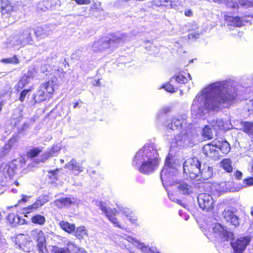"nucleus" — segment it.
<instances>
[{
  "label": "nucleus",
  "mask_w": 253,
  "mask_h": 253,
  "mask_svg": "<svg viewBox=\"0 0 253 253\" xmlns=\"http://www.w3.org/2000/svg\"><path fill=\"white\" fill-rule=\"evenodd\" d=\"M156 152L150 147H144L135 154L132 165L138 167V170L144 174L154 172L159 165V159L155 155Z\"/></svg>",
  "instance_id": "nucleus-1"
},
{
  "label": "nucleus",
  "mask_w": 253,
  "mask_h": 253,
  "mask_svg": "<svg viewBox=\"0 0 253 253\" xmlns=\"http://www.w3.org/2000/svg\"><path fill=\"white\" fill-rule=\"evenodd\" d=\"M213 89L214 94L210 101L211 110L215 111L221 108H228L235 100L236 96L228 91L223 83H214Z\"/></svg>",
  "instance_id": "nucleus-2"
},
{
  "label": "nucleus",
  "mask_w": 253,
  "mask_h": 253,
  "mask_svg": "<svg viewBox=\"0 0 253 253\" xmlns=\"http://www.w3.org/2000/svg\"><path fill=\"white\" fill-rule=\"evenodd\" d=\"M201 167V163L197 157L190 158L184 163V172L190 178L195 179L198 176Z\"/></svg>",
  "instance_id": "nucleus-3"
},
{
  "label": "nucleus",
  "mask_w": 253,
  "mask_h": 253,
  "mask_svg": "<svg viewBox=\"0 0 253 253\" xmlns=\"http://www.w3.org/2000/svg\"><path fill=\"white\" fill-rule=\"evenodd\" d=\"M31 236L36 242L39 253H49L46 242V235L41 229H34L31 231Z\"/></svg>",
  "instance_id": "nucleus-4"
},
{
  "label": "nucleus",
  "mask_w": 253,
  "mask_h": 253,
  "mask_svg": "<svg viewBox=\"0 0 253 253\" xmlns=\"http://www.w3.org/2000/svg\"><path fill=\"white\" fill-rule=\"evenodd\" d=\"M98 207L103 213L105 214V216L108 218L109 221L112 222L115 226L117 227L120 229L123 228L121 224L115 217L118 213V211L115 208L112 209L108 208L102 202L99 203Z\"/></svg>",
  "instance_id": "nucleus-5"
},
{
  "label": "nucleus",
  "mask_w": 253,
  "mask_h": 253,
  "mask_svg": "<svg viewBox=\"0 0 253 253\" xmlns=\"http://www.w3.org/2000/svg\"><path fill=\"white\" fill-rule=\"evenodd\" d=\"M15 4L10 0H0V12L3 17L8 18L16 11Z\"/></svg>",
  "instance_id": "nucleus-6"
},
{
  "label": "nucleus",
  "mask_w": 253,
  "mask_h": 253,
  "mask_svg": "<svg viewBox=\"0 0 253 253\" xmlns=\"http://www.w3.org/2000/svg\"><path fill=\"white\" fill-rule=\"evenodd\" d=\"M251 240V238L249 236L240 237L234 242H231V245L235 253H243L247 246L249 245Z\"/></svg>",
  "instance_id": "nucleus-7"
},
{
  "label": "nucleus",
  "mask_w": 253,
  "mask_h": 253,
  "mask_svg": "<svg viewBox=\"0 0 253 253\" xmlns=\"http://www.w3.org/2000/svg\"><path fill=\"white\" fill-rule=\"evenodd\" d=\"M199 206L203 210L209 211L214 207V202L212 196L208 193H201L198 196Z\"/></svg>",
  "instance_id": "nucleus-8"
},
{
  "label": "nucleus",
  "mask_w": 253,
  "mask_h": 253,
  "mask_svg": "<svg viewBox=\"0 0 253 253\" xmlns=\"http://www.w3.org/2000/svg\"><path fill=\"white\" fill-rule=\"evenodd\" d=\"M222 217L234 228H237L240 225L239 217L235 214V211L230 209H225L221 213Z\"/></svg>",
  "instance_id": "nucleus-9"
},
{
  "label": "nucleus",
  "mask_w": 253,
  "mask_h": 253,
  "mask_svg": "<svg viewBox=\"0 0 253 253\" xmlns=\"http://www.w3.org/2000/svg\"><path fill=\"white\" fill-rule=\"evenodd\" d=\"M47 201H44L43 198L40 196L36 200L33 204L29 205L26 207L23 208L22 210V213L24 214L25 216L27 217L28 214L38 210Z\"/></svg>",
  "instance_id": "nucleus-10"
},
{
  "label": "nucleus",
  "mask_w": 253,
  "mask_h": 253,
  "mask_svg": "<svg viewBox=\"0 0 253 253\" xmlns=\"http://www.w3.org/2000/svg\"><path fill=\"white\" fill-rule=\"evenodd\" d=\"M203 152L207 157L213 160H217L220 158L217 146L212 143L205 144L203 147Z\"/></svg>",
  "instance_id": "nucleus-11"
},
{
  "label": "nucleus",
  "mask_w": 253,
  "mask_h": 253,
  "mask_svg": "<svg viewBox=\"0 0 253 253\" xmlns=\"http://www.w3.org/2000/svg\"><path fill=\"white\" fill-rule=\"evenodd\" d=\"M174 176V169L171 167L165 168L161 171V178L163 184H170Z\"/></svg>",
  "instance_id": "nucleus-12"
},
{
  "label": "nucleus",
  "mask_w": 253,
  "mask_h": 253,
  "mask_svg": "<svg viewBox=\"0 0 253 253\" xmlns=\"http://www.w3.org/2000/svg\"><path fill=\"white\" fill-rule=\"evenodd\" d=\"M75 203L74 198L61 197L54 201V205L58 209H63L70 207Z\"/></svg>",
  "instance_id": "nucleus-13"
},
{
  "label": "nucleus",
  "mask_w": 253,
  "mask_h": 253,
  "mask_svg": "<svg viewBox=\"0 0 253 253\" xmlns=\"http://www.w3.org/2000/svg\"><path fill=\"white\" fill-rule=\"evenodd\" d=\"M58 5V0H43L39 3L38 8L42 11L52 10Z\"/></svg>",
  "instance_id": "nucleus-14"
},
{
  "label": "nucleus",
  "mask_w": 253,
  "mask_h": 253,
  "mask_svg": "<svg viewBox=\"0 0 253 253\" xmlns=\"http://www.w3.org/2000/svg\"><path fill=\"white\" fill-rule=\"evenodd\" d=\"M173 78L175 79L177 83L181 84H185L189 81L192 80V77L190 74L184 71H180L177 74H175L170 79L169 81Z\"/></svg>",
  "instance_id": "nucleus-15"
},
{
  "label": "nucleus",
  "mask_w": 253,
  "mask_h": 253,
  "mask_svg": "<svg viewBox=\"0 0 253 253\" xmlns=\"http://www.w3.org/2000/svg\"><path fill=\"white\" fill-rule=\"evenodd\" d=\"M213 174L212 168L209 166L206 163H204L202 167H200V171L198 174V177H200L201 179L207 180L211 178Z\"/></svg>",
  "instance_id": "nucleus-16"
},
{
  "label": "nucleus",
  "mask_w": 253,
  "mask_h": 253,
  "mask_svg": "<svg viewBox=\"0 0 253 253\" xmlns=\"http://www.w3.org/2000/svg\"><path fill=\"white\" fill-rule=\"evenodd\" d=\"M54 85V81L50 80L42 83L40 88L51 98L55 91Z\"/></svg>",
  "instance_id": "nucleus-17"
},
{
  "label": "nucleus",
  "mask_w": 253,
  "mask_h": 253,
  "mask_svg": "<svg viewBox=\"0 0 253 253\" xmlns=\"http://www.w3.org/2000/svg\"><path fill=\"white\" fill-rule=\"evenodd\" d=\"M30 78H34L33 72L32 71H28V74L24 75L19 80L16 85V89L17 91H19L25 87L29 84Z\"/></svg>",
  "instance_id": "nucleus-18"
},
{
  "label": "nucleus",
  "mask_w": 253,
  "mask_h": 253,
  "mask_svg": "<svg viewBox=\"0 0 253 253\" xmlns=\"http://www.w3.org/2000/svg\"><path fill=\"white\" fill-rule=\"evenodd\" d=\"M224 20L231 26L241 27L244 25L243 20L239 16H232L226 15L224 16Z\"/></svg>",
  "instance_id": "nucleus-19"
},
{
  "label": "nucleus",
  "mask_w": 253,
  "mask_h": 253,
  "mask_svg": "<svg viewBox=\"0 0 253 253\" xmlns=\"http://www.w3.org/2000/svg\"><path fill=\"white\" fill-rule=\"evenodd\" d=\"M223 226L219 223H215L212 228V231H209L206 233L207 237L210 239L219 238L221 231H223Z\"/></svg>",
  "instance_id": "nucleus-20"
},
{
  "label": "nucleus",
  "mask_w": 253,
  "mask_h": 253,
  "mask_svg": "<svg viewBox=\"0 0 253 253\" xmlns=\"http://www.w3.org/2000/svg\"><path fill=\"white\" fill-rule=\"evenodd\" d=\"M51 97L39 87L37 93L33 95V99L34 103H40L47 99H49Z\"/></svg>",
  "instance_id": "nucleus-21"
},
{
  "label": "nucleus",
  "mask_w": 253,
  "mask_h": 253,
  "mask_svg": "<svg viewBox=\"0 0 253 253\" xmlns=\"http://www.w3.org/2000/svg\"><path fill=\"white\" fill-rule=\"evenodd\" d=\"M183 121L181 117H173L171 119V122L169 124L168 126L172 130L180 129Z\"/></svg>",
  "instance_id": "nucleus-22"
},
{
  "label": "nucleus",
  "mask_w": 253,
  "mask_h": 253,
  "mask_svg": "<svg viewBox=\"0 0 253 253\" xmlns=\"http://www.w3.org/2000/svg\"><path fill=\"white\" fill-rule=\"evenodd\" d=\"M218 148V153L220 155V158L223 156L227 154L230 151V146L229 143L226 141L220 142Z\"/></svg>",
  "instance_id": "nucleus-23"
},
{
  "label": "nucleus",
  "mask_w": 253,
  "mask_h": 253,
  "mask_svg": "<svg viewBox=\"0 0 253 253\" xmlns=\"http://www.w3.org/2000/svg\"><path fill=\"white\" fill-rule=\"evenodd\" d=\"M60 151V148L57 146H53L47 151H45L42 154L43 158L42 160V162H44L51 157L56 156Z\"/></svg>",
  "instance_id": "nucleus-24"
},
{
  "label": "nucleus",
  "mask_w": 253,
  "mask_h": 253,
  "mask_svg": "<svg viewBox=\"0 0 253 253\" xmlns=\"http://www.w3.org/2000/svg\"><path fill=\"white\" fill-rule=\"evenodd\" d=\"M151 3L152 6L156 7H164L168 8L173 7L171 0H152Z\"/></svg>",
  "instance_id": "nucleus-25"
},
{
  "label": "nucleus",
  "mask_w": 253,
  "mask_h": 253,
  "mask_svg": "<svg viewBox=\"0 0 253 253\" xmlns=\"http://www.w3.org/2000/svg\"><path fill=\"white\" fill-rule=\"evenodd\" d=\"M65 168L71 170L72 172H80L83 170V168L77 162L75 159H72L69 163L66 164Z\"/></svg>",
  "instance_id": "nucleus-26"
},
{
  "label": "nucleus",
  "mask_w": 253,
  "mask_h": 253,
  "mask_svg": "<svg viewBox=\"0 0 253 253\" xmlns=\"http://www.w3.org/2000/svg\"><path fill=\"white\" fill-rule=\"evenodd\" d=\"M60 227L65 232L71 234L74 232L76 229L75 225L73 223H70L68 221H61L59 222Z\"/></svg>",
  "instance_id": "nucleus-27"
},
{
  "label": "nucleus",
  "mask_w": 253,
  "mask_h": 253,
  "mask_svg": "<svg viewBox=\"0 0 253 253\" xmlns=\"http://www.w3.org/2000/svg\"><path fill=\"white\" fill-rule=\"evenodd\" d=\"M7 220L10 224L13 226L23 224L24 221V219H21L19 216L14 213H9L7 216Z\"/></svg>",
  "instance_id": "nucleus-28"
},
{
  "label": "nucleus",
  "mask_w": 253,
  "mask_h": 253,
  "mask_svg": "<svg viewBox=\"0 0 253 253\" xmlns=\"http://www.w3.org/2000/svg\"><path fill=\"white\" fill-rule=\"evenodd\" d=\"M220 166L227 172L230 173L233 171L232 161L229 158L223 159L220 163Z\"/></svg>",
  "instance_id": "nucleus-29"
},
{
  "label": "nucleus",
  "mask_w": 253,
  "mask_h": 253,
  "mask_svg": "<svg viewBox=\"0 0 253 253\" xmlns=\"http://www.w3.org/2000/svg\"><path fill=\"white\" fill-rule=\"evenodd\" d=\"M43 148L42 147H33L26 152V156L28 158L32 159L39 156Z\"/></svg>",
  "instance_id": "nucleus-30"
},
{
  "label": "nucleus",
  "mask_w": 253,
  "mask_h": 253,
  "mask_svg": "<svg viewBox=\"0 0 253 253\" xmlns=\"http://www.w3.org/2000/svg\"><path fill=\"white\" fill-rule=\"evenodd\" d=\"M74 236L79 240H82L85 235H87V230L84 226H80L76 227L74 231Z\"/></svg>",
  "instance_id": "nucleus-31"
},
{
  "label": "nucleus",
  "mask_w": 253,
  "mask_h": 253,
  "mask_svg": "<svg viewBox=\"0 0 253 253\" xmlns=\"http://www.w3.org/2000/svg\"><path fill=\"white\" fill-rule=\"evenodd\" d=\"M31 221L33 224L42 226L45 224L46 219L44 216L40 214H36L32 216Z\"/></svg>",
  "instance_id": "nucleus-32"
},
{
  "label": "nucleus",
  "mask_w": 253,
  "mask_h": 253,
  "mask_svg": "<svg viewBox=\"0 0 253 253\" xmlns=\"http://www.w3.org/2000/svg\"><path fill=\"white\" fill-rule=\"evenodd\" d=\"M233 233L232 232L228 231L224 227H223V231H221V234L219 237L221 241L225 242L228 241L233 239Z\"/></svg>",
  "instance_id": "nucleus-33"
},
{
  "label": "nucleus",
  "mask_w": 253,
  "mask_h": 253,
  "mask_svg": "<svg viewBox=\"0 0 253 253\" xmlns=\"http://www.w3.org/2000/svg\"><path fill=\"white\" fill-rule=\"evenodd\" d=\"M11 141V139H9L8 143H5L0 148V159L6 156L11 150L12 147V144L10 143Z\"/></svg>",
  "instance_id": "nucleus-34"
},
{
  "label": "nucleus",
  "mask_w": 253,
  "mask_h": 253,
  "mask_svg": "<svg viewBox=\"0 0 253 253\" xmlns=\"http://www.w3.org/2000/svg\"><path fill=\"white\" fill-rule=\"evenodd\" d=\"M213 2L217 3H225L227 7L231 8L238 9L239 5L236 2H234L232 0H212Z\"/></svg>",
  "instance_id": "nucleus-35"
},
{
  "label": "nucleus",
  "mask_w": 253,
  "mask_h": 253,
  "mask_svg": "<svg viewBox=\"0 0 253 253\" xmlns=\"http://www.w3.org/2000/svg\"><path fill=\"white\" fill-rule=\"evenodd\" d=\"M178 189L184 195H190L193 192L192 186L186 183L180 184L178 187Z\"/></svg>",
  "instance_id": "nucleus-36"
},
{
  "label": "nucleus",
  "mask_w": 253,
  "mask_h": 253,
  "mask_svg": "<svg viewBox=\"0 0 253 253\" xmlns=\"http://www.w3.org/2000/svg\"><path fill=\"white\" fill-rule=\"evenodd\" d=\"M101 2L100 1H94L89 7V11L92 13L95 12H100L103 11V9L101 6Z\"/></svg>",
  "instance_id": "nucleus-37"
},
{
  "label": "nucleus",
  "mask_w": 253,
  "mask_h": 253,
  "mask_svg": "<svg viewBox=\"0 0 253 253\" xmlns=\"http://www.w3.org/2000/svg\"><path fill=\"white\" fill-rule=\"evenodd\" d=\"M243 131L248 135H253V123L245 122L243 126Z\"/></svg>",
  "instance_id": "nucleus-38"
},
{
  "label": "nucleus",
  "mask_w": 253,
  "mask_h": 253,
  "mask_svg": "<svg viewBox=\"0 0 253 253\" xmlns=\"http://www.w3.org/2000/svg\"><path fill=\"white\" fill-rule=\"evenodd\" d=\"M202 135L204 138L208 140L212 138V132L211 128L208 125H206L203 129Z\"/></svg>",
  "instance_id": "nucleus-39"
},
{
  "label": "nucleus",
  "mask_w": 253,
  "mask_h": 253,
  "mask_svg": "<svg viewBox=\"0 0 253 253\" xmlns=\"http://www.w3.org/2000/svg\"><path fill=\"white\" fill-rule=\"evenodd\" d=\"M2 63L5 64H17L19 63V60L16 55H14L12 58H2L1 60Z\"/></svg>",
  "instance_id": "nucleus-40"
},
{
  "label": "nucleus",
  "mask_w": 253,
  "mask_h": 253,
  "mask_svg": "<svg viewBox=\"0 0 253 253\" xmlns=\"http://www.w3.org/2000/svg\"><path fill=\"white\" fill-rule=\"evenodd\" d=\"M51 253H70V250L68 248H60L56 246H52Z\"/></svg>",
  "instance_id": "nucleus-41"
},
{
  "label": "nucleus",
  "mask_w": 253,
  "mask_h": 253,
  "mask_svg": "<svg viewBox=\"0 0 253 253\" xmlns=\"http://www.w3.org/2000/svg\"><path fill=\"white\" fill-rule=\"evenodd\" d=\"M32 87L22 90L20 93L18 98L19 100L21 102H23L25 100L26 96L32 91Z\"/></svg>",
  "instance_id": "nucleus-42"
},
{
  "label": "nucleus",
  "mask_w": 253,
  "mask_h": 253,
  "mask_svg": "<svg viewBox=\"0 0 253 253\" xmlns=\"http://www.w3.org/2000/svg\"><path fill=\"white\" fill-rule=\"evenodd\" d=\"M59 171V169L58 168L55 169L54 170H49L48 171L49 174L48 177L49 179L52 181H56L58 179L57 173Z\"/></svg>",
  "instance_id": "nucleus-43"
},
{
  "label": "nucleus",
  "mask_w": 253,
  "mask_h": 253,
  "mask_svg": "<svg viewBox=\"0 0 253 253\" xmlns=\"http://www.w3.org/2000/svg\"><path fill=\"white\" fill-rule=\"evenodd\" d=\"M161 88H164L167 91L169 92L170 93H174L177 89L176 87H174L173 85L171 84L169 82L165 84H163L161 87Z\"/></svg>",
  "instance_id": "nucleus-44"
},
{
  "label": "nucleus",
  "mask_w": 253,
  "mask_h": 253,
  "mask_svg": "<svg viewBox=\"0 0 253 253\" xmlns=\"http://www.w3.org/2000/svg\"><path fill=\"white\" fill-rule=\"evenodd\" d=\"M243 184L246 187L253 185V176H249L245 178L243 181Z\"/></svg>",
  "instance_id": "nucleus-45"
},
{
  "label": "nucleus",
  "mask_w": 253,
  "mask_h": 253,
  "mask_svg": "<svg viewBox=\"0 0 253 253\" xmlns=\"http://www.w3.org/2000/svg\"><path fill=\"white\" fill-rule=\"evenodd\" d=\"M245 108L249 112H253V101L252 100H249L245 106Z\"/></svg>",
  "instance_id": "nucleus-46"
},
{
  "label": "nucleus",
  "mask_w": 253,
  "mask_h": 253,
  "mask_svg": "<svg viewBox=\"0 0 253 253\" xmlns=\"http://www.w3.org/2000/svg\"><path fill=\"white\" fill-rule=\"evenodd\" d=\"M71 245L75 248L74 253H87L84 248L78 247L74 243H72Z\"/></svg>",
  "instance_id": "nucleus-47"
},
{
  "label": "nucleus",
  "mask_w": 253,
  "mask_h": 253,
  "mask_svg": "<svg viewBox=\"0 0 253 253\" xmlns=\"http://www.w3.org/2000/svg\"><path fill=\"white\" fill-rule=\"evenodd\" d=\"M76 3L78 5H87L90 3V0H74Z\"/></svg>",
  "instance_id": "nucleus-48"
},
{
  "label": "nucleus",
  "mask_w": 253,
  "mask_h": 253,
  "mask_svg": "<svg viewBox=\"0 0 253 253\" xmlns=\"http://www.w3.org/2000/svg\"><path fill=\"white\" fill-rule=\"evenodd\" d=\"M221 122L218 121H215V122H212V124L211 125V126L212 128L214 130H219L220 129L219 124Z\"/></svg>",
  "instance_id": "nucleus-49"
},
{
  "label": "nucleus",
  "mask_w": 253,
  "mask_h": 253,
  "mask_svg": "<svg viewBox=\"0 0 253 253\" xmlns=\"http://www.w3.org/2000/svg\"><path fill=\"white\" fill-rule=\"evenodd\" d=\"M235 176L237 179L240 180L242 177V173L240 171L236 170L235 172Z\"/></svg>",
  "instance_id": "nucleus-50"
},
{
  "label": "nucleus",
  "mask_w": 253,
  "mask_h": 253,
  "mask_svg": "<svg viewBox=\"0 0 253 253\" xmlns=\"http://www.w3.org/2000/svg\"><path fill=\"white\" fill-rule=\"evenodd\" d=\"M111 41V40H109L108 41H104L103 40H98L97 41L94 42V44H98V45H101L104 44V43H109V42H110Z\"/></svg>",
  "instance_id": "nucleus-51"
},
{
  "label": "nucleus",
  "mask_w": 253,
  "mask_h": 253,
  "mask_svg": "<svg viewBox=\"0 0 253 253\" xmlns=\"http://www.w3.org/2000/svg\"><path fill=\"white\" fill-rule=\"evenodd\" d=\"M28 197L25 195H22V198L18 201V203L24 202L26 203L28 201Z\"/></svg>",
  "instance_id": "nucleus-52"
},
{
  "label": "nucleus",
  "mask_w": 253,
  "mask_h": 253,
  "mask_svg": "<svg viewBox=\"0 0 253 253\" xmlns=\"http://www.w3.org/2000/svg\"><path fill=\"white\" fill-rule=\"evenodd\" d=\"M200 34L199 33H191L189 35V37L191 38H196L197 39L199 37Z\"/></svg>",
  "instance_id": "nucleus-53"
},
{
  "label": "nucleus",
  "mask_w": 253,
  "mask_h": 253,
  "mask_svg": "<svg viewBox=\"0 0 253 253\" xmlns=\"http://www.w3.org/2000/svg\"><path fill=\"white\" fill-rule=\"evenodd\" d=\"M184 15L187 17H191L193 15V12L190 9H188L185 11Z\"/></svg>",
  "instance_id": "nucleus-54"
},
{
  "label": "nucleus",
  "mask_w": 253,
  "mask_h": 253,
  "mask_svg": "<svg viewBox=\"0 0 253 253\" xmlns=\"http://www.w3.org/2000/svg\"><path fill=\"white\" fill-rule=\"evenodd\" d=\"M253 1L251 0H244L243 5H247L248 6H253Z\"/></svg>",
  "instance_id": "nucleus-55"
},
{
  "label": "nucleus",
  "mask_w": 253,
  "mask_h": 253,
  "mask_svg": "<svg viewBox=\"0 0 253 253\" xmlns=\"http://www.w3.org/2000/svg\"><path fill=\"white\" fill-rule=\"evenodd\" d=\"M101 85L100 79H98L94 81V83L93 84V86H100Z\"/></svg>",
  "instance_id": "nucleus-56"
},
{
  "label": "nucleus",
  "mask_w": 253,
  "mask_h": 253,
  "mask_svg": "<svg viewBox=\"0 0 253 253\" xmlns=\"http://www.w3.org/2000/svg\"><path fill=\"white\" fill-rule=\"evenodd\" d=\"M3 105H4L3 102V101H0V112L2 110V106H3Z\"/></svg>",
  "instance_id": "nucleus-57"
},
{
  "label": "nucleus",
  "mask_w": 253,
  "mask_h": 253,
  "mask_svg": "<svg viewBox=\"0 0 253 253\" xmlns=\"http://www.w3.org/2000/svg\"><path fill=\"white\" fill-rule=\"evenodd\" d=\"M251 173L253 175V163L252 164L251 166Z\"/></svg>",
  "instance_id": "nucleus-58"
},
{
  "label": "nucleus",
  "mask_w": 253,
  "mask_h": 253,
  "mask_svg": "<svg viewBox=\"0 0 253 253\" xmlns=\"http://www.w3.org/2000/svg\"><path fill=\"white\" fill-rule=\"evenodd\" d=\"M79 104H78V102H75L74 104V106H73V107L74 108H76L78 106Z\"/></svg>",
  "instance_id": "nucleus-59"
},
{
  "label": "nucleus",
  "mask_w": 253,
  "mask_h": 253,
  "mask_svg": "<svg viewBox=\"0 0 253 253\" xmlns=\"http://www.w3.org/2000/svg\"><path fill=\"white\" fill-rule=\"evenodd\" d=\"M116 41H120L121 40V38H117L116 39Z\"/></svg>",
  "instance_id": "nucleus-60"
},
{
  "label": "nucleus",
  "mask_w": 253,
  "mask_h": 253,
  "mask_svg": "<svg viewBox=\"0 0 253 253\" xmlns=\"http://www.w3.org/2000/svg\"><path fill=\"white\" fill-rule=\"evenodd\" d=\"M60 162L61 163H64V161L63 159H61L60 160Z\"/></svg>",
  "instance_id": "nucleus-61"
},
{
  "label": "nucleus",
  "mask_w": 253,
  "mask_h": 253,
  "mask_svg": "<svg viewBox=\"0 0 253 253\" xmlns=\"http://www.w3.org/2000/svg\"><path fill=\"white\" fill-rule=\"evenodd\" d=\"M151 253H159V252H154V251H152Z\"/></svg>",
  "instance_id": "nucleus-62"
},
{
  "label": "nucleus",
  "mask_w": 253,
  "mask_h": 253,
  "mask_svg": "<svg viewBox=\"0 0 253 253\" xmlns=\"http://www.w3.org/2000/svg\"><path fill=\"white\" fill-rule=\"evenodd\" d=\"M251 213L252 216H253V210L251 211Z\"/></svg>",
  "instance_id": "nucleus-63"
},
{
  "label": "nucleus",
  "mask_w": 253,
  "mask_h": 253,
  "mask_svg": "<svg viewBox=\"0 0 253 253\" xmlns=\"http://www.w3.org/2000/svg\"><path fill=\"white\" fill-rule=\"evenodd\" d=\"M252 142L253 143V138L252 139Z\"/></svg>",
  "instance_id": "nucleus-64"
}]
</instances>
